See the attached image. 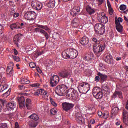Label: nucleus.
Returning <instances> with one entry per match:
<instances>
[{
    "mask_svg": "<svg viewBox=\"0 0 128 128\" xmlns=\"http://www.w3.org/2000/svg\"><path fill=\"white\" fill-rule=\"evenodd\" d=\"M78 50L72 48L66 49L62 54V58H65V60H68V58L74 60V58H76L78 56Z\"/></svg>",
    "mask_w": 128,
    "mask_h": 128,
    "instance_id": "obj_1",
    "label": "nucleus"
},
{
    "mask_svg": "<svg viewBox=\"0 0 128 128\" xmlns=\"http://www.w3.org/2000/svg\"><path fill=\"white\" fill-rule=\"evenodd\" d=\"M68 88V87L64 84L59 85L56 88L55 92L58 96H62L67 94Z\"/></svg>",
    "mask_w": 128,
    "mask_h": 128,
    "instance_id": "obj_2",
    "label": "nucleus"
},
{
    "mask_svg": "<svg viewBox=\"0 0 128 128\" xmlns=\"http://www.w3.org/2000/svg\"><path fill=\"white\" fill-rule=\"evenodd\" d=\"M104 48H106V46L102 44L94 45L93 46V50L94 54H95L98 58L102 54V53L100 52H102Z\"/></svg>",
    "mask_w": 128,
    "mask_h": 128,
    "instance_id": "obj_3",
    "label": "nucleus"
},
{
    "mask_svg": "<svg viewBox=\"0 0 128 128\" xmlns=\"http://www.w3.org/2000/svg\"><path fill=\"white\" fill-rule=\"evenodd\" d=\"M78 88L80 92L86 94L90 90V84L86 82H82L79 84Z\"/></svg>",
    "mask_w": 128,
    "mask_h": 128,
    "instance_id": "obj_4",
    "label": "nucleus"
},
{
    "mask_svg": "<svg viewBox=\"0 0 128 128\" xmlns=\"http://www.w3.org/2000/svg\"><path fill=\"white\" fill-rule=\"evenodd\" d=\"M72 70L70 68L64 69L58 74L60 78H70L72 76Z\"/></svg>",
    "mask_w": 128,
    "mask_h": 128,
    "instance_id": "obj_5",
    "label": "nucleus"
},
{
    "mask_svg": "<svg viewBox=\"0 0 128 128\" xmlns=\"http://www.w3.org/2000/svg\"><path fill=\"white\" fill-rule=\"evenodd\" d=\"M94 30L97 34L102 36L105 32L104 26L102 24H96L94 26Z\"/></svg>",
    "mask_w": 128,
    "mask_h": 128,
    "instance_id": "obj_6",
    "label": "nucleus"
},
{
    "mask_svg": "<svg viewBox=\"0 0 128 128\" xmlns=\"http://www.w3.org/2000/svg\"><path fill=\"white\" fill-rule=\"evenodd\" d=\"M122 18L119 17L118 18H115V24H116V28L117 32L122 34V32L123 27L122 24H120V22H122Z\"/></svg>",
    "mask_w": 128,
    "mask_h": 128,
    "instance_id": "obj_7",
    "label": "nucleus"
},
{
    "mask_svg": "<svg viewBox=\"0 0 128 128\" xmlns=\"http://www.w3.org/2000/svg\"><path fill=\"white\" fill-rule=\"evenodd\" d=\"M69 92H70V93H68V92L67 91L66 94V98L68 100H70V98H72V100H76V98H78V92L74 89L72 88L69 90Z\"/></svg>",
    "mask_w": 128,
    "mask_h": 128,
    "instance_id": "obj_8",
    "label": "nucleus"
},
{
    "mask_svg": "<svg viewBox=\"0 0 128 128\" xmlns=\"http://www.w3.org/2000/svg\"><path fill=\"white\" fill-rule=\"evenodd\" d=\"M36 12L34 11H29L24 14V18L28 20H34L36 18Z\"/></svg>",
    "mask_w": 128,
    "mask_h": 128,
    "instance_id": "obj_9",
    "label": "nucleus"
},
{
    "mask_svg": "<svg viewBox=\"0 0 128 128\" xmlns=\"http://www.w3.org/2000/svg\"><path fill=\"white\" fill-rule=\"evenodd\" d=\"M60 82V77L58 75H54L50 78V86L52 88L56 86Z\"/></svg>",
    "mask_w": 128,
    "mask_h": 128,
    "instance_id": "obj_10",
    "label": "nucleus"
},
{
    "mask_svg": "<svg viewBox=\"0 0 128 128\" xmlns=\"http://www.w3.org/2000/svg\"><path fill=\"white\" fill-rule=\"evenodd\" d=\"M14 62H10L7 67L6 74L9 78L14 75Z\"/></svg>",
    "mask_w": 128,
    "mask_h": 128,
    "instance_id": "obj_11",
    "label": "nucleus"
},
{
    "mask_svg": "<svg viewBox=\"0 0 128 128\" xmlns=\"http://www.w3.org/2000/svg\"><path fill=\"white\" fill-rule=\"evenodd\" d=\"M31 6L36 10H40L42 8V4L38 1L32 2H31Z\"/></svg>",
    "mask_w": 128,
    "mask_h": 128,
    "instance_id": "obj_12",
    "label": "nucleus"
},
{
    "mask_svg": "<svg viewBox=\"0 0 128 128\" xmlns=\"http://www.w3.org/2000/svg\"><path fill=\"white\" fill-rule=\"evenodd\" d=\"M97 18L98 22L102 24H106L108 22V17L104 14H98Z\"/></svg>",
    "mask_w": 128,
    "mask_h": 128,
    "instance_id": "obj_13",
    "label": "nucleus"
},
{
    "mask_svg": "<svg viewBox=\"0 0 128 128\" xmlns=\"http://www.w3.org/2000/svg\"><path fill=\"white\" fill-rule=\"evenodd\" d=\"M88 42H90V40H88V38L86 36L82 37L80 40V43L84 46H88L90 48V46L88 45Z\"/></svg>",
    "mask_w": 128,
    "mask_h": 128,
    "instance_id": "obj_14",
    "label": "nucleus"
},
{
    "mask_svg": "<svg viewBox=\"0 0 128 128\" xmlns=\"http://www.w3.org/2000/svg\"><path fill=\"white\" fill-rule=\"evenodd\" d=\"M76 120L80 124H82L84 122V118L82 117V114L80 112H78L76 114Z\"/></svg>",
    "mask_w": 128,
    "mask_h": 128,
    "instance_id": "obj_15",
    "label": "nucleus"
},
{
    "mask_svg": "<svg viewBox=\"0 0 128 128\" xmlns=\"http://www.w3.org/2000/svg\"><path fill=\"white\" fill-rule=\"evenodd\" d=\"M62 108L64 110H70L71 108H72L74 105L72 104L69 102H64L62 104Z\"/></svg>",
    "mask_w": 128,
    "mask_h": 128,
    "instance_id": "obj_16",
    "label": "nucleus"
},
{
    "mask_svg": "<svg viewBox=\"0 0 128 128\" xmlns=\"http://www.w3.org/2000/svg\"><path fill=\"white\" fill-rule=\"evenodd\" d=\"M80 12V6L75 7L74 8L70 10V14L72 16H76L78 14V12Z\"/></svg>",
    "mask_w": 128,
    "mask_h": 128,
    "instance_id": "obj_17",
    "label": "nucleus"
},
{
    "mask_svg": "<svg viewBox=\"0 0 128 128\" xmlns=\"http://www.w3.org/2000/svg\"><path fill=\"white\" fill-rule=\"evenodd\" d=\"M16 106V104L14 102H9L6 104V108L8 110H14Z\"/></svg>",
    "mask_w": 128,
    "mask_h": 128,
    "instance_id": "obj_18",
    "label": "nucleus"
},
{
    "mask_svg": "<svg viewBox=\"0 0 128 128\" xmlns=\"http://www.w3.org/2000/svg\"><path fill=\"white\" fill-rule=\"evenodd\" d=\"M22 40V34H18L16 35L13 39L14 42L16 46H18V43L20 42V40Z\"/></svg>",
    "mask_w": 128,
    "mask_h": 128,
    "instance_id": "obj_19",
    "label": "nucleus"
},
{
    "mask_svg": "<svg viewBox=\"0 0 128 128\" xmlns=\"http://www.w3.org/2000/svg\"><path fill=\"white\" fill-rule=\"evenodd\" d=\"M18 100L19 102V106L20 108H24V106H26L24 104V102L26 100L24 97L23 96H21L18 99Z\"/></svg>",
    "mask_w": 128,
    "mask_h": 128,
    "instance_id": "obj_20",
    "label": "nucleus"
},
{
    "mask_svg": "<svg viewBox=\"0 0 128 128\" xmlns=\"http://www.w3.org/2000/svg\"><path fill=\"white\" fill-rule=\"evenodd\" d=\"M10 28L12 30H15L22 29V27H20V23L16 22L13 23L10 25Z\"/></svg>",
    "mask_w": 128,
    "mask_h": 128,
    "instance_id": "obj_21",
    "label": "nucleus"
},
{
    "mask_svg": "<svg viewBox=\"0 0 128 128\" xmlns=\"http://www.w3.org/2000/svg\"><path fill=\"white\" fill-rule=\"evenodd\" d=\"M95 58L94 55L92 53H90L87 56H86L84 58V60H88V62L92 60H94Z\"/></svg>",
    "mask_w": 128,
    "mask_h": 128,
    "instance_id": "obj_22",
    "label": "nucleus"
},
{
    "mask_svg": "<svg viewBox=\"0 0 128 128\" xmlns=\"http://www.w3.org/2000/svg\"><path fill=\"white\" fill-rule=\"evenodd\" d=\"M105 62H107V64H112V56L110 54H108L106 56Z\"/></svg>",
    "mask_w": 128,
    "mask_h": 128,
    "instance_id": "obj_23",
    "label": "nucleus"
},
{
    "mask_svg": "<svg viewBox=\"0 0 128 128\" xmlns=\"http://www.w3.org/2000/svg\"><path fill=\"white\" fill-rule=\"evenodd\" d=\"M79 22L78 19L74 18L71 22V24L74 28H78Z\"/></svg>",
    "mask_w": 128,
    "mask_h": 128,
    "instance_id": "obj_24",
    "label": "nucleus"
},
{
    "mask_svg": "<svg viewBox=\"0 0 128 128\" xmlns=\"http://www.w3.org/2000/svg\"><path fill=\"white\" fill-rule=\"evenodd\" d=\"M26 106L27 110H32V100L28 98L26 99Z\"/></svg>",
    "mask_w": 128,
    "mask_h": 128,
    "instance_id": "obj_25",
    "label": "nucleus"
},
{
    "mask_svg": "<svg viewBox=\"0 0 128 128\" xmlns=\"http://www.w3.org/2000/svg\"><path fill=\"white\" fill-rule=\"evenodd\" d=\"M86 10L89 14H94L95 11L94 9L92 8L90 6H88L86 8Z\"/></svg>",
    "mask_w": 128,
    "mask_h": 128,
    "instance_id": "obj_26",
    "label": "nucleus"
},
{
    "mask_svg": "<svg viewBox=\"0 0 128 128\" xmlns=\"http://www.w3.org/2000/svg\"><path fill=\"white\" fill-rule=\"evenodd\" d=\"M48 8H54L56 6V0H50L47 4Z\"/></svg>",
    "mask_w": 128,
    "mask_h": 128,
    "instance_id": "obj_27",
    "label": "nucleus"
},
{
    "mask_svg": "<svg viewBox=\"0 0 128 128\" xmlns=\"http://www.w3.org/2000/svg\"><path fill=\"white\" fill-rule=\"evenodd\" d=\"M118 96H119L120 98H122V92L116 91L113 94V98H116Z\"/></svg>",
    "mask_w": 128,
    "mask_h": 128,
    "instance_id": "obj_28",
    "label": "nucleus"
},
{
    "mask_svg": "<svg viewBox=\"0 0 128 128\" xmlns=\"http://www.w3.org/2000/svg\"><path fill=\"white\" fill-rule=\"evenodd\" d=\"M98 74L102 82H104V80H106V78H108V76L105 74H102L100 72H98Z\"/></svg>",
    "mask_w": 128,
    "mask_h": 128,
    "instance_id": "obj_29",
    "label": "nucleus"
},
{
    "mask_svg": "<svg viewBox=\"0 0 128 128\" xmlns=\"http://www.w3.org/2000/svg\"><path fill=\"white\" fill-rule=\"evenodd\" d=\"M118 110H120L118 107H117L116 106H112V114L113 116H114L116 114H118Z\"/></svg>",
    "mask_w": 128,
    "mask_h": 128,
    "instance_id": "obj_30",
    "label": "nucleus"
},
{
    "mask_svg": "<svg viewBox=\"0 0 128 128\" xmlns=\"http://www.w3.org/2000/svg\"><path fill=\"white\" fill-rule=\"evenodd\" d=\"M107 6L108 8L110 14H114V10H112V5L108 0H107Z\"/></svg>",
    "mask_w": 128,
    "mask_h": 128,
    "instance_id": "obj_31",
    "label": "nucleus"
},
{
    "mask_svg": "<svg viewBox=\"0 0 128 128\" xmlns=\"http://www.w3.org/2000/svg\"><path fill=\"white\" fill-rule=\"evenodd\" d=\"M100 92V88L98 87H95L92 90V94L94 96V94H98V92Z\"/></svg>",
    "mask_w": 128,
    "mask_h": 128,
    "instance_id": "obj_32",
    "label": "nucleus"
},
{
    "mask_svg": "<svg viewBox=\"0 0 128 128\" xmlns=\"http://www.w3.org/2000/svg\"><path fill=\"white\" fill-rule=\"evenodd\" d=\"M20 82L22 84H30V82L28 80V78H21Z\"/></svg>",
    "mask_w": 128,
    "mask_h": 128,
    "instance_id": "obj_33",
    "label": "nucleus"
},
{
    "mask_svg": "<svg viewBox=\"0 0 128 128\" xmlns=\"http://www.w3.org/2000/svg\"><path fill=\"white\" fill-rule=\"evenodd\" d=\"M94 98H97V100H100V98H102L103 96L102 92L100 91V92L97 93L96 94H94Z\"/></svg>",
    "mask_w": 128,
    "mask_h": 128,
    "instance_id": "obj_34",
    "label": "nucleus"
},
{
    "mask_svg": "<svg viewBox=\"0 0 128 128\" xmlns=\"http://www.w3.org/2000/svg\"><path fill=\"white\" fill-rule=\"evenodd\" d=\"M92 42L94 44V46L98 45L100 44V42L98 38L94 37L92 38Z\"/></svg>",
    "mask_w": 128,
    "mask_h": 128,
    "instance_id": "obj_35",
    "label": "nucleus"
},
{
    "mask_svg": "<svg viewBox=\"0 0 128 128\" xmlns=\"http://www.w3.org/2000/svg\"><path fill=\"white\" fill-rule=\"evenodd\" d=\"M29 118H32L34 120H38V116L36 114H33L29 116Z\"/></svg>",
    "mask_w": 128,
    "mask_h": 128,
    "instance_id": "obj_36",
    "label": "nucleus"
},
{
    "mask_svg": "<svg viewBox=\"0 0 128 128\" xmlns=\"http://www.w3.org/2000/svg\"><path fill=\"white\" fill-rule=\"evenodd\" d=\"M123 122H124V118H128V112L126 110L123 111Z\"/></svg>",
    "mask_w": 128,
    "mask_h": 128,
    "instance_id": "obj_37",
    "label": "nucleus"
},
{
    "mask_svg": "<svg viewBox=\"0 0 128 128\" xmlns=\"http://www.w3.org/2000/svg\"><path fill=\"white\" fill-rule=\"evenodd\" d=\"M100 70H106V65L102 64H100L99 66Z\"/></svg>",
    "mask_w": 128,
    "mask_h": 128,
    "instance_id": "obj_38",
    "label": "nucleus"
},
{
    "mask_svg": "<svg viewBox=\"0 0 128 128\" xmlns=\"http://www.w3.org/2000/svg\"><path fill=\"white\" fill-rule=\"evenodd\" d=\"M38 26L40 28H42V30H50V28H48V26H46L38 25Z\"/></svg>",
    "mask_w": 128,
    "mask_h": 128,
    "instance_id": "obj_39",
    "label": "nucleus"
},
{
    "mask_svg": "<svg viewBox=\"0 0 128 128\" xmlns=\"http://www.w3.org/2000/svg\"><path fill=\"white\" fill-rule=\"evenodd\" d=\"M40 92H41L40 94H42V96H44L45 98H48V93L46 92V90L40 89Z\"/></svg>",
    "mask_w": 128,
    "mask_h": 128,
    "instance_id": "obj_40",
    "label": "nucleus"
},
{
    "mask_svg": "<svg viewBox=\"0 0 128 128\" xmlns=\"http://www.w3.org/2000/svg\"><path fill=\"white\" fill-rule=\"evenodd\" d=\"M50 112L52 114H56L58 112V109L56 108H52L50 110Z\"/></svg>",
    "mask_w": 128,
    "mask_h": 128,
    "instance_id": "obj_41",
    "label": "nucleus"
},
{
    "mask_svg": "<svg viewBox=\"0 0 128 128\" xmlns=\"http://www.w3.org/2000/svg\"><path fill=\"white\" fill-rule=\"evenodd\" d=\"M12 58L15 62H20V58L18 56L12 55Z\"/></svg>",
    "mask_w": 128,
    "mask_h": 128,
    "instance_id": "obj_42",
    "label": "nucleus"
},
{
    "mask_svg": "<svg viewBox=\"0 0 128 128\" xmlns=\"http://www.w3.org/2000/svg\"><path fill=\"white\" fill-rule=\"evenodd\" d=\"M50 102L52 106H58V104L54 102V99H52V98H50Z\"/></svg>",
    "mask_w": 128,
    "mask_h": 128,
    "instance_id": "obj_43",
    "label": "nucleus"
},
{
    "mask_svg": "<svg viewBox=\"0 0 128 128\" xmlns=\"http://www.w3.org/2000/svg\"><path fill=\"white\" fill-rule=\"evenodd\" d=\"M120 10H126V6L125 4H122L120 6Z\"/></svg>",
    "mask_w": 128,
    "mask_h": 128,
    "instance_id": "obj_44",
    "label": "nucleus"
},
{
    "mask_svg": "<svg viewBox=\"0 0 128 128\" xmlns=\"http://www.w3.org/2000/svg\"><path fill=\"white\" fill-rule=\"evenodd\" d=\"M38 124V122H32L31 124H30V126H32V128H36Z\"/></svg>",
    "mask_w": 128,
    "mask_h": 128,
    "instance_id": "obj_45",
    "label": "nucleus"
},
{
    "mask_svg": "<svg viewBox=\"0 0 128 128\" xmlns=\"http://www.w3.org/2000/svg\"><path fill=\"white\" fill-rule=\"evenodd\" d=\"M10 89H9L6 92L3 94V96L4 98H6V96H10Z\"/></svg>",
    "mask_w": 128,
    "mask_h": 128,
    "instance_id": "obj_46",
    "label": "nucleus"
},
{
    "mask_svg": "<svg viewBox=\"0 0 128 128\" xmlns=\"http://www.w3.org/2000/svg\"><path fill=\"white\" fill-rule=\"evenodd\" d=\"M29 66H30V68H36V63H34V62H31L29 64Z\"/></svg>",
    "mask_w": 128,
    "mask_h": 128,
    "instance_id": "obj_47",
    "label": "nucleus"
},
{
    "mask_svg": "<svg viewBox=\"0 0 128 128\" xmlns=\"http://www.w3.org/2000/svg\"><path fill=\"white\" fill-rule=\"evenodd\" d=\"M52 64V62L50 60H48L46 62V66H50V65Z\"/></svg>",
    "mask_w": 128,
    "mask_h": 128,
    "instance_id": "obj_48",
    "label": "nucleus"
},
{
    "mask_svg": "<svg viewBox=\"0 0 128 128\" xmlns=\"http://www.w3.org/2000/svg\"><path fill=\"white\" fill-rule=\"evenodd\" d=\"M102 116H103L104 118H108V112H103Z\"/></svg>",
    "mask_w": 128,
    "mask_h": 128,
    "instance_id": "obj_49",
    "label": "nucleus"
},
{
    "mask_svg": "<svg viewBox=\"0 0 128 128\" xmlns=\"http://www.w3.org/2000/svg\"><path fill=\"white\" fill-rule=\"evenodd\" d=\"M41 94V92H40V89L38 90V91L36 92H35L34 93V96H40V94Z\"/></svg>",
    "mask_w": 128,
    "mask_h": 128,
    "instance_id": "obj_50",
    "label": "nucleus"
},
{
    "mask_svg": "<svg viewBox=\"0 0 128 128\" xmlns=\"http://www.w3.org/2000/svg\"><path fill=\"white\" fill-rule=\"evenodd\" d=\"M40 84L36 82V83H34L31 85V86L32 88H38L40 86Z\"/></svg>",
    "mask_w": 128,
    "mask_h": 128,
    "instance_id": "obj_51",
    "label": "nucleus"
},
{
    "mask_svg": "<svg viewBox=\"0 0 128 128\" xmlns=\"http://www.w3.org/2000/svg\"><path fill=\"white\" fill-rule=\"evenodd\" d=\"M0 128H8V124H0Z\"/></svg>",
    "mask_w": 128,
    "mask_h": 128,
    "instance_id": "obj_52",
    "label": "nucleus"
},
{
    "mask_svg": "<svg viewBox=\"0 0 128 128\" xmlns=\"http://www.w3.org/2000/svg\"><path fill=\"white\" fill-rule=\"evenodd\" d=\"M74 44V40H71L68 41V44L70 46H73Z\"/></svg>",
    "mask_w": 128,
    "mask_h": 128,
    "instance_id": "obj_53",
    "label": "nucleus"
},
{
    "mask_svg": "<svg viewBox=\"0 0 128 128\" xmlns=\"http://www.w3.org/2000/svg\"><path fill=\"white\" fill-rule=\"evenodd\" d=\"M120 120H118V118L116 119V126H120Z\"/></svg>",
    "mask_w": 128,
    "mask_h": 128,
    "instance_id": "obj_54",
    "label": "nucleus"
},
{
    "mask_svg": "<svg viewBox=\"0 0 128 128\" xmlns=\"http://www.w3.org/2000/svg\"><path fill=\"white\" fill-rule=\"evenodd\" d=\"M104 0H96V2H98V6H100V4H102V2H104Z\"/></svg>",
    "mask_w": 128,
    "mask_h": 128,
    "instance_id": "obj_55",
    "label": "nucleus"
},
{
    "mask_svg": "<svg viewBox=\"0 0 128 128\" xmlns=\"http://www.w3.org/2000/svg\"><path fill=\"white\" fill-rule=\"evenodd\" d=\"M3 30H4V26H2V24H0V34H2Z\"/></svg>",
    "mask_w": 128,
    "mask_h": 128,
    "instance_id": "obj_56",
    "label": "nucleus"
},
{
    "mask_svg": "<svg viewBox=\"0 0 128 128\" xmlns=\"http://www.w3.org/2000/svg\"><path fill=\"white\" fill-rule=\"evenodd\" d=\"M19 16L20 14L18 12H15L13 16L14 18H18V16Z\"/></svg>",
    "mask_w": 128,
    "mask_h": 128,
    "instance_id": "obj_57",
    "label": "nucleus"
},
{
    "mask_svg": "<svg viewBox=\"0 0 128 128\" xmlns=\"http://www.w3.org/2000/svg\"><path fill=\"white\" fill-rule=\"evenodd\" d=\"M100 76H96V77H95V81L96 82H98V80H100Z\"/></svg>",
    "mask_w": 128,
    "mask_h": 128,
    "instance_id": "obj_58",
    "label": "nucleus"
},
{
    "mask_svg": "<svg viewBox=\"0 0 128 128\" xmlns=\"http://www.w3.org/2000/svg\"><path fill=\"white\" fill-rule=\"evenodd\" d=\"M14 128H20V126L18 125V122H15V127Z\"/></svg>",
    "mask_w": 128,
    "mask_h": 128,
    "instance_id": "obj_59",
    "label": "nucleus"
},
{
    "mask_svg": "<svg viewBox=\"0 0 128 128\" xmlns=\"http://www.w3.org/2000/svg\"><path fill=\"white\" fill-rule=\"evenodd\" d=\"M40 34H45L46 32L44 30L42 29H41V30H40Z\"/></svg>",
    "mask_w": 128,
    "mask_h": 128,
    "instance_id": "obj_60",
    "label": "nucleus"
},
{
    "mask_svg": "<svg viewBox=\"0 0 128 128\" xmlns=\"http://www.w3.org/2000/svg\"><path fill=\"white\" fill-rule=\"evenodd\" d=\"M16 13L14 10H12L10 12V16H14V14Z\"/></svg>",
    "mask_w": 128,
    "mask_h": 128,
    "instance_id": "obj_61",
    "label": "nucleus"
},
{
    "mask_svg": "<svg viewBox=\"0 0 128 128\" xmlns=\"http://www.w3.org/2000/svg\"><path fill=\"white\" fill-rule=\"evenodd\" d=\"M44 35L46 40H48V32H46L45 34H44Z\"/></svg>",
    "mask_w": 128,
    "mask_h": 128,
    "instance_id": "obj_62",
    "label": "nucleus"
},
{
    "mask_svg": "<svg viewBox=\"0 0 128 128\" xmlns=\"http://www.w3.org/2000/svg\"><path fill=\"white\" fill-rule=\"evenodd\" d=\"M98 114L99 116H102L103 112L102 111H99Z\"/></svg>",
    "mask_w": 128,
    "mask_h": 128,
    "instance_id": "obj_63",
    "label": "nucleus"
},
{
    "mask_svg": "<svg viewBox=\"0 0 128 128\" xmlns=\"http://www.w3.org/2000/svg\"><path fill=\"white\" fill-rule=\"evenodd\" d=\"M19 88H20V90H22L24 89V86L23 85H20L19 86Z\"/></svg>",
    "mask_w": 128,
    "mask_h": 128,
    "instance_id": "obj_64",
    "label": "nucleus"
}]
</instances>
